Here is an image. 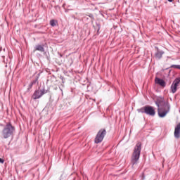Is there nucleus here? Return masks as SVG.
Here are the masks:
<instances>
[{"mask_svg":"<svg viewBox=\"0 0 180 180\" xmlns=\"http://www.w3.org/2000/svg\"><path fill=\"white\" fill-rule=\"evenodd\" d=\"M140 154H141V143L138 142L134 147V152L131 158L132 167L139 162V160H140Z\"/></svg>","mask_w":180,"mask_h":180,"instance_id":"nucleus-2","label":"nucleus"},{"mask_svg":"<svg viewBox=\"0 0 180 180\" xmlns=\"http://www.w3.org/2000/svg\"><path fill=\"white\" fill-rule=\"evenodd\" d=\"M174 136L176 139H180V122L174 128Z\"/></svg>","mask_w":180,"mask_h":180,"instance_id":"nucleus-10","label":"nucleus"},{"mask_svg":"<svg viewBox=\"0 0 180 180\" xmlns=\"http://www.w3.org/2000/svg\"><path fill=\"white\" fill-rule=\"evenodd\" d=\"M13 131H15V127L12 126L11 123L6 124L2 131L4 139H9V137L13 134Z\"/></svg>","mask_w":180,"mask_h":180,"instance_id":"nucleus-3","label":"nucleus"},{"mask_svg":"<svg viewBox=\"0 0 180 180\" xmlns=\"http://www.w3.org/2000/svg\"><path fill=\"white\" fill-rule=\"evenodd\" d=\"M105 136H106V129H101L98 131L96 134V136L94 139V141L96 144H99V143H102L103 141V139H105Z\"/></svg>","mask_w":180,"mask_h":180,"instance_id":"nucleus-5","label":"nucleus"},{"mask_svg":"<svg viewBox=\"0 0 180 180\" xmlns=\"http://www.w3.org/2000/svg\"><path fill=\"white\" fill-rule=\"evenodd\" d=\"M139 113H145L148 116H155V109L151 105H146L137 110Z\"/></svg>","mask_w":180,"mask_h":180,"instance_id":"nucleus-4","label":"nucleus"},{"mask_svg":"<svg viewBox=\"0 0 180 180\" xmlns=\"http://www.w3.org/2000/svg\"><path fill=\"white\" fill-rule=\"evenodd\" d=\"M45 94H47V90L44 88L40 90H35L32 95V98L34 101H36V99H40V98H41L43 95H45Z\"/></svg>","mask_w":180,"mask_h":180,"instance_id":"nucleus-6","label":"nucleus"},{"mask_svg":"<svg viewBox=\"0 0 180 180\" xmlns=\"http://www.w3.org/2000/svg\"><path fill=\"white\" fill-rule=\"evenodd\" d=\"M168 2H172L173 0H167Z\"/></svg>","mask_w":180,"mask_h":180,"instance_id":"nucleus-20","label":"nucleus"},{"mask_svg":"<svg viewBox=\"0 0 180 180\" xmlns=\"http://www.w3.org/2000/svg\"><path fill=\"white\" fill-rule=\"evenodd\" d=\"M155 82L158 85H160V86H162V88H165V86H167V83L165 82V81H164V79H160L159 77H155Z\"/></svg>","mask_w":180,"mask_h":180,"instance_id":"nucleus-8","label":"nucleus"},{"mask_svg":"<svg viewBox=\"0 0 180 180\" xmlns=\"http://www.w3.org/2000/svg\"><path fill=\"white\" fill-rule=\"evenodd\" d=\"M40 75H41V73H38V74L35 76V78H38V79H39V78H40Z\"/></svg>","mask_w":180,"mask_h":180,"instance_id":"nucleus-17","label":"nucleus"},{"mask_svg":"<svg viewBox=\"0 0 180 180\" xmlns=\"http://www.w3.org/2000/svg\"><path fill=\"white\" fill-rule=\"evenodd\" d=\"M4 162H5V160H4V159L0 158V163L4 164Z\"/></svg>","mask_w":180,"mask_h":180,"instance_id":"nucleus-16","label":"nucleus"},{"mask_svg":"<svg viewBox=\"0 0 180 180\" xmlns=\"http://www.w3.org/2000/svg\"><path fill=\"white\" fill-rule=\"evenodd\" d=\"M155 49L157 50V52L155 53V58L161 60V58H162V55L165 53L164 51H160V49L157 46H155Z\"/></svg>","mask_w":180,"mask_h":180,"instance_id":"nucleus-9","label":"nucleus"},{"mask_svg":"<svg viewBox=\"0 0 180 180\" xmlns=\"http://www.w3.org/2000/svg\"><path fill=\"white\" fill-rule=\"evenodd\" d=\"M60 79L62 80V83L64 84V77L61 76Z\"/></svg>","mask_w":180,"mask_h":180,"instance_id":"nucleus-18","label":"nucleus"},{"mask_svg":"<svg viewBox=\"0 0 180 180\" xmlns=\"http://www.w3.org/2000/svg\"><path fill=\"white\" fill-rule=\"evenodd\" d=\"M156 106H158V115L159 117H165L167 114L169 113L171 110V105L169 103L164 99L162 97H159L155 101Z\"/></svg>","mask_w":180,"mask_h":180,"instance_id":"nucleus-1","label":"nucleus"},{"mask_svg":"<svg viewBox=\"0 0 180 180\" xmlns=\"http://www.w3.org/2000/svg\"><path fill=\"white\" fill-rule=\"evenodd\" d=\"M170 68H175L176 70H180V65H172Z\"/></svg>","mask_w":180,"mask_h":180,"instance_id":"nucleus-14","label":"nucleus"},{"mask_svg":"<svg viewBox=\"0 0 180 180\" xmlns=\"http://www.w3.org/2000/svg\"><path fill=\"white\" fill-rule=\"evenodd\" d=\"M50 25H51V26L54 27V26H57V22L54 20H51Z\"/></svg>","mask_w":180,"mask_h":180,"instance_id":"nucleus-12","label":"nucleus"},{"mask_svg":"<svg viewBox=\"0 0 180 180\" xmlns=\"http://www.w3.org/2000/svg\"><path fill=\"white\" fill-rule=\"evenodd\" d=\"M141 180H145L146 179V176H144V173H142V174L141 176Z\"/></svg>","mask_w":180,"mask_h":180,"instance_id":"nucleus-15","label":"nucleus"},{"mask_svg":"<svg viewBox=\"0 0 180 180\" xmlns=\"http://www.w3.org/2000/svg\"><path fill=\"white\" fill-rule=\"evenodd\" d=\"M33 85H34V84H32V82L29 84V88L30 89H32V87L33 86Z\"/></svg>","mask_w":180,"mask_h":180,"instance_id":"nucleus-19","label":"nucleus"},{"mask_svg":"<svg viewBox=\"0 0 180 180\" xmlns=\"http://www.w3.org/2000/svg\"><path fill=\"white\" fill-rule=\"evenodd\" d=\"M35 50L37 51H41V53H44V47L41 45H37L35 46Z\"/></svg>","mask_w":180,"mask_h":180,"instance_id":"nucleus-11","label":"nucleus"},{"mask_svg":"<svg viewBox=\"0 0 180 180\" xmlns=\"http://www.w3.org/2000/svg\"><path fill=\"white\" fill-rule=\"evenodd\" d=\"M32 84L36 85V84H39L38 77H35V79L31 82Z\"/></svg>","mask_w":180,"mask_h":180,"instance_id":"nucleus-13","label":"nucleus"},{"mask_svg":"<svg viewBox=\"0 0 180 180\" xmlns=\"http://www.w3.org/2000/svg\"><path fill=\"white\" fill-rule=\"evenodd\" d=\"M179 82H180V77L176 78L172 82L171 86L172 94H175V92H176V89H178V85L179 84Z\"/></svg>","mask_w":180,"mask_h":180,"instance_id":"nucleus-7","label":"nucleus"}]
</instances>
